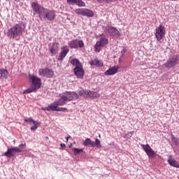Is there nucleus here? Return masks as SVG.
<instances>
[{
	"instance_id": "c756f323",
	"label": "nucleus",
	"mask_w": 179,
	"mask_h": 179,
	"mask_svg": "<svg viewBox=\"0 0 179 179\" xmlns=\"http://www.w3.org/2000/svg\"><path fill=\"white\" fill-rule=\"evenodd\" d=\"M171 141L175 143L176 146L178 145V139L174 136V134H171Z\"/></svg>"
},
{
	"instance_id": "f704fd0d",
	"label": "nucleus",
	"mask_w": 179,
	"mask_h": 179,
	"mask_svg": "<svg viewBox=\"0 0 179 179\" xmlns=\"http://www.w3.org/2000/svg\"><path fill=\"white\" fill-rule=\"evenodd\" d=\"M55 111H63L64 113H65V111H68V108L57 107L56 109L55 110Z\"/></svg>"
},
{
	"instance_id": "cd10ccee",
	"label": "nucleus",
	"mask_w": 179,
	"mask_h": 179,
	"mask_svg": "<svg viewBox=\"0 0 179 179\" xmlns=\"http://www.w3.org/2000/svg\"><path fill=\"white\" fill-rule=\"evenodd\" d=\"M72 150H73L75 155H79V154L83 152V149L72 148Z\"/></svg>"
},
{
	"instance_id": "a19ab883",
	"label": "nucleus",
	"mask_w": 179,
	"mask_h": 179,
	"mask_svg": "<svg viewBox=\"0 0 179 179\" xmlns=\"http://www.w3.org/2000/svg\"><path fill=\"white\" fill-rule=\"evenodd\" d=\"M169 1H177V0H169Z\"/></svg>"
},
{
	"instance_id": "39448f33",
	"label": "nucleus",
	"mask_w": 179,
	"mask_h": 179,
	"mask_svg": "<svg viewBox=\"0 0 179 179\" xmlns=\"http://www.w3.org/2000/svg\"><path fill=\"white\" fill-rule=\"evenodd\" d=\"M76 15H80V16H87V17H93L94 16V13L93 10L89 8H76L74 10Z\"/></svg>"
},
{
	"instance_id": "6ab92c4d",
	"label": "nucleus",
	"mask_w": 179,
	"mask_h": 179,
	"mask_svg": "<svg viewBox=\"0 0 179 179\" xmlns=\"http://www.w3.org/2000/svg\"><path fill=\"white\" fill-rule=\"evenodd\" d=\"M83 146H90V148H94L96 144H94V141H92L90 138H86L83 141Z\"/></svg>"
},
{
	"instance_id": "58836bf2",
	"label": "nucleus",
	"mask_w": 179,
	"mask_h": 179,
	"mask_svg": "<svg viewBox=\"0 0 179 179\" xmlns=\"http://www.w3.org/2000/svg\"><path fill=\"white\" fill-rule=\"evenodd\" d=\"M23 146H26V144H20V145H19V148H22V147H23Z\"/></svg>"
},
{
	"instance_id": "dca6fc26",
	"label": "nucleus",
	"mask_w": 179,
	"mask_h": 179,
	"mask_svg": "<svg viewBox=\"0 0 179 179\" xmlns=\"http://www.w3.org/2000/svg\"><path fill=\"white\" fill-rule=\"evenodd\" d=\"M120 69V66H113L110 68L108 69V70H107L106 71H105V75L106 76H110L112 75H115V73H118V71Z\"/></svg>"
},
{
	"instance_id": "7ed1b4c3",
	"label": "nucleus",
	"mask_w": 179,
	"mask_h": 179,
	"mask_svg": "<svg viewBox=\"0 0 179 179\" xmlns=\"http://www.w3.org/2000/svg\"><path fill=\"white\" fill-rule=\"evenodd\" d=\"M107 44H108V38H106V36H101L94 45V50L95 52H100L101 48L106 47Z\"/></svg>"
},
{
	"instance_id": "4468645a",
	"label": "nucleus",
	"mask_w": 179,
	"mask_h": 179,
	"mask_svg": "<svg viewBox=\"0 0 179 179\" xmlns=\"http://www.w3.org/2000/svg\"><path fill=\"white\" fill-rule=\"evenodd\" d=\"M106 30L108 31L110 36H112V37H120V31L117 29V28L114 27H106Z\"/></svg>"
},
{
	"instance_id": "9b49d317",
	"label": "nucleus",
	"mask_w": 179,
	"mask_h": 179,
	"mask_svg": "<svg viewBox=\"0 0 179 179\" xmlns=\"http://www.w3.org/2000/svg\"><path fill=\"white\" fill-rule=\"evenodd\" d=\"M141 148L143 149L144 152H145L148 157H151L152 159H153V157L156 156V152H155V151L152 149L149 144H141Z\"/></svg>"
},
{
	"instance_id": "f8f14e48",
	"label": "nucleus",
	"mask_w": 179,
	"mask_h": 179,
	"mask_svg": "<svg viewBox=\"0 0 179 179\" xmlns=\"http://www.w3.org/2000/svg\"><path fill=\"white\" fill-rule=\"evenodd\" d=\"M15 153H22V150L18 148L12 147L8 148L7 152L3 153V156H6V157H13Z\"/></svg>"
},
{
	"instance_id": "ea45409f",
	"label": "nucleus",
	"mask_w": 179,
	"mask_h": 179,
	"mask_svg": "<svg viewBox=\"0 0 179 179\" xmlns=\"http://www.w3.org/2000/svg\"><path fill=\"white\" fill-rule=\"evenodd\" d=\"M69 138H71V136H68V137L66 138L67 141L69 139Z\"/></svg>"
},
{
	"instance_id": "473e14b6",
	"label": "nucleus",
	"mask_w": 179,
	"mask_h": 179,
	"mask_svg": "<svg viewBox=\"0 0 179 179\" xmlns=\"http://www.w3.org/2000/svg\"><path fill=\"white\" fill-rule=\"evenodd\" d=\"M94 145L96 148H101V144L100 143V140H99V138L95 139Z\"/></svg>"
},
{
	"instance_id": "72a5a7b5",
	"label": "nucleus",
	"mask_w": 179,
	"mask_h": 179,
	"mask_svg": "<svg viewBox=\"0 0 179 179\" xmlns=\"http://www.w3.org/2000/svg\"><path fill=\"white\" fill-rule=\"evenodd\" d=\"M39 75L41 76H45V69H39Z\"/></svg>"
},
{
	"instance_id": "9d476101",
	"label": "nucleus",
	"mask_w": 179,
	"mask_h": 179,
	"mask_svg": "<svg viewBox=\"0 0 179 179\" xmlns=\"http://www.w3.org/2000/svg\"><path fill=\"white\" fill-rule=\"evenodd\" d=\"M62 96L64 97L66 101H72L79 99V94L75 92H65Z\"/></svg>"
},
{
	"instance_id": "7c9ffc66",
	"label": "nucleus",
	"mask_w": 179,
	"mask_h": 179,
	"mask_svg": "<svg viewBox=\"0 0 179 179\" xmlns=\"http://www.w3.org/2000/svg\"><path fill=\"white\" fill-rule=\"evenodd\" d=\"M134 133L135 131H129L125 134L124 138H127V139H129L130 138H132V135H134Z\"/></svg>"
},
{
	"instance_id": "2eb2a0df",
	"label": "nucleus",
	"mask_w": 179,
	"mask_h": 179,
	"mask_svg": "<svg viewBox=\"0 0 179 179\" xmlns=\"http://www.w3.org/2000/svg\"><path fill=\"white\" fill-rule=\"evenodd\" d=\"M24 122H29L30 125H31V124L34 125L31 127V131H36V129H37V128H38V126L40 125V123H38L37 121H35L33 117L24 119Z\"/></svg>"
},
{
	"instance_id": "423d86ee",
	"label": "nucleus",
	"mask_w": 179,
	"mask_h": 179,
	"mask_svg": "<svg viewBox=\"0 0 179 179\" xmlns=\"http://www.w3.org/2000/svg\"><path fill=\"white\" fill-rule=\"evenodd\" d=\"M70 48L78 50V48H83L85 47V43L80 39H73L68 43Z\"/></svg>"
},
{
	"instance_id": "f03ea898",
	"label": "nucleus",
	"mask_w": 179,
	"mask_h": 179,
	"mask_svg": "<svg viewBox=\"0 0 179 179\" xmlns=\"http://www.w3.org/2000/svg\"><path fill=\"white\" fill-rule=\"evenodd\" d=\"M70 64L73 65L75 68L73 69L74 75L79 78V79H83L85 75V70H83V66L78 59H73L71 60Z\"/></svg>"
},
{
	"instance_id": "5701e85b",
	"label": "nucleus",
	"mask_w": 179,
	"mask_h": 179,
	"mask_svg": "<svg viewBox=\"0 0 179 179\" xmlns=\"http://www.w3.org/2000/svg\"><path fill=\"white\" fill-rule=\"evenodd\" d=\"M36 90H37L34 87H32V85H31L29 88L23 92V94H29V93H33V92H36Z\"/></svg>"
},
{
	"instance_id": "aec40b11",
	"label": "nucleus",
	"mask_w": 179,
	"mask_h": 179,
	"mask_svg": "<svg viewBox=\"0 0 179 179\" xmlns=\"http://www.w3.org/2000/svg\"><path fill=\"white\" fill-rule=\"evenodd\" d=\"M45 17L48 20H54V19H55V11L49 10L46 12Z\"/></svg>"
},
{
	"instance_id": "bb28decb",
	"label": "nucleus",
	"mask_w": 179,
	"mask_h": 179,
	"mask_svg": "<svg viewBox=\"0 0 179 179\" xmlns=\"http://www.w3.org/2000/svg\"><path fill=\"white\" fill-rule=\"evenodd\" d=\"M76 5H77V6H79L80 8L86 6V3L83 0H77Z\"/></svg>"
},
{
	"instance_id": "ddd939ff",
	"label": "nucleus",
	"mask_w": 179,
	"mask_h": 179,
	"mask_svg": "<svg viewBox=\"0 0 179 179\" xmlns=\"http://www.w3.org/2000/svg\"><path fill=\"white\" fill-rule=\"evenodd\" d=\"M31 8L34 12L38 13L40 17H45V15L44 14V9L41 8L40 6H38V3L33 2L31 3Z\"/></svg>"
},
{
	"instance_id": "c9c22d12",
	"label": "nucleus",
	"mask_w": 179,
	"mask_h": 179,
	"mask_svg": "<svg viewBox=\"0 0 179 179\" xmlns=\"http://www.w3.org/2000/svg\"><path fill=\"white\" fill-rule=\"evenodd\" d=\"M99 97H100V94H99V92H94L92 99H99Z\"/></svg>"
},
{
	"instance_id": "c85d7f7f",
	"label": "nucleus",
	"mask_w": 179,
	"mask_h": 179,
	"mask_svg": "<svg viewBox=\"0 0 179 179\" xmlns=\"http://www.w3.org/2000/svg\"><path fill=\"white\" fill-rule=\"evenodd\" d=\"M96 1L99 3H111V2L113 1L115 2V1L117 0H96Z\"/></svg>"
},
{
	"instance_id": "0eeeda50",
	"label": "nucleus",
	"mask_w": 179,
	"mask_h": 179,
	"mask_svg": "<svg viewBox=\"0 0 179 179\" xmlns=\"http://www.w3.org/2000/svg\"><path fill=\"white\" fill-rule=\"evenodd\" d=\"M64 104H66V100L64 97V95H62L60 96L59 100L54 102L49 107H46L45 110L48 111H50V110H57V107H58V106H64Z\"/></svg>"
},
{
	"instance_id": "4c0bfd02",
	"label": "nucleus",
	"mask_w": 179,
	"mask_h": 179,
	"mask_svg": "<svg viewBox=\"0 0 179 179\" xmlns=\"http://www.w3.org/2000/svg\"><path fill=\"white\" fill-rule=\"evenodd\" d=\"M66 145H65V144H64V143L61 144V148H66Z\"/></svg>"
},
{
	"instance_id": "393cba45",
	"label": "nucleus",
	"mask_w": 179,
	"mask_h": 179,
	"mask_svg": "<svg viewBox=\"0 0 179 179\" xmlns=\"http://www.w3.org/2000/svg\"><path fill=\"white\" fill-rule=\"evenodd\" d=\"M45 75L48 78H52L54 76V71H52V70L46 69Z\"/></svg>"
},
{
	"instance_id": "412c9836",
	"label": "nucleus",
	"mask_w": 179,
	"mask_h": 179,
	"mask_svg": "<svg viewBox=\"0 0 179 179\" xmlns=\"http://www.w3.org/2000/svg\"><path fill=\"white\" fill-rule=\"evenodd\" d=\"M168 163L170 164V166H172V167H176V169H179L178 162L173 159H168Z\"/></svg>"
},
{
	"instance_id": "6e6552de",
	"label": "nucleus",
	"mask_w": 179,
	"mask_h": 179,
	"mask_svg": "<svg viewBox=\"0 0 179 179\" xmlns=\"http://www.w3.org/2000/svg\"><path fill=\"white\" fill-rule=\"evenodd\" d=\"M164 36H166V27L160 24L155 29V37L157 38V41H162V40L164 38Z\"/></svg>"
},
{
	"instance_id": "79ce46f5",
	"label": "nucleus",
	"mask_w": 179,
	"mask_h": 179,
	"mask_svg": "<svg viewBox=\"0 0 179 179\" xmlns=\"http://www.w3.org/2000/svg\"><path fill=\"white\" fill-rule=\"evenodd\" d=\"M178 179H179V177H178Z\"/></svg>"
},
{
	"instance_id": "2f4dec72",
	"label": "nucleus",
	"mask_w": 179,
	"mask_h": 179,
	"mask_svg": "<svg viewBox=\"0 0 179 179\" xmlns=\"http://www.w3.org/2000/svg\"><path fill=\"white\" fill-rule=\"evenodd\" d=\"M93 93H94V91L87 90V97H89L90 99H93Z\"/></svg>"
},
{
	"instance_id": "a878e982",
	"label": "nucleus",
	"mask_w": 179,
	"mask_h": 179,
	"mask_svg": "<svg viewBox=\"0 0 179 179\" xmlns=\"http://www.w3.org/2000/svg\"><path fill=\"white\" fill-rule=\"evenodd\" d=\"M78 96L81 97H87V90H81L78 92Z\"/></svg>"
},
{
	"instance_id": "b1692460",
	"label": "nucleus",
	"mask_w": 179,
	"mask_h": 179,
	"mask_svg": "<svg viewBox=\"0 0 179 179\" xmlns=\"http://www.w3.org/2000/svg\"><path fill=\"white\" fill-rule=\"evenodd\" d=\"M50 52L52 54H57L58 52V45L57 43L53 44V46L50 48Z\"/></svg>"
},
{
	"instance_id": "a211bd4d",
	"label": "nucleus",
	"mask_w": 179,
	"mask_h": 179,
	"mask_svg": "<svg viewBox=\"0 0 179 179\" xmlns=\"http://www.w3.org/2000/svg\"><path fill=\"white\" fill-rule=\"evenodd\" d=\"M90 64L91 66H98V67H103L104 66V64L103 63V61L99 60V59H94L93 60H92L90 62Z\"/></svg>"
},
{
	"instance_id": "e433bc0d",
	"label": "nucleus",
	"mask_w": 179,
	"mask_h": 179,
	"mask_svg": "<svg viewBox=\"0 0 179 179\" xmlns=\"http://www.w3.org/2000/svg\"><path fill=\"white\" fill-rule=\"evenodd\" d=\"M77 0H67L68 3H71V5H76Z\"/></svg>"
},
{
	"instance_id": "f3484780",
	"label": "nucleus",
	"mask_w": 179,
	"mask_h": 179,
	"mask_svg": "<svg viewBox=\"0 0 179 179\" xmlns=\"http://www.w3.org/2000/svg\"><path fill=\"white\" fill-rule=\"evenodd\" d=\"M69 52V48L68 46H64L62 48V52L59 54V56L58 57L59 61H63L65 57H66V54Z\"/></svg>"
},
{
	"instance_id": "4be33fe9",
	"label": "nucleus",
	"mask_w": 179,
	"mask_h": 179,
	"mask_svg": "<svg viewBox=\"0 0 179 179\" xmlns=\"http://www.w3.org/2000/svg\"><path fill=\"white\" fill-rule=\"evenodd\" d=\"M8 70L6 69H0V79H2V78H6L8 76Z\"/></svg>"
},
{
	"instance_id": "1a4fd4ad",
	"label": "nucleus",
	"mask_w": 179,
	"mask_h": 179,
	"mask_svg": "<svg viewBox=\"0 0 179 179\" xmlns=\"http://www.w3.org/2000/svg\"><path fill=\"white\" fill-rule=\"evenodd\" d=\"M29 80L31 83V86L35 89H40L41 87V80L34 75L29 74Z\"/></svg>"
},
{
	"instance_id": "f257e3e1",
	"label": "nucleus",
	"mask_w": 179,
	"mask_h": 179,
	"mask_svg": "<svg viewBox=\"0 0 179 179\" xmlns=\"http://www.w3.org/2000/svg\"><path fill=\"white\" fill-rule=\"evenodd\" d=\"M24 29H26V26L24 24H23V22L15 24L13 27L8 29L7 36L9 37V38H16L17 37H20V36L23 34Z\"/></svg>"
},
{
	"instance_id": "20e7f679",
	"label": "nucleus",
	"mask_w": 179,
	"mask_h": 179,
	"mask_svg": "<svg viewBox=\"0 0 179 179\" xmlns=\"http://www.w3.org/2000/svg\"><path fill=\"white\" fill-rule=\"evenodd\" d=\"M179 62V57L177 55L172 56L168 59V60L164 64V66L168 69L171 68H175Z\"/></svg>"
}]
</instances>
